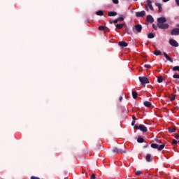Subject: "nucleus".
<instances>
[{"mask_svg":"<svg viewBox=\"0 0 179 179\" xmlns=\"http://www.w3.org/2000/svg\"><path fill=\"white\" fill-rule=\"evenodd\" d=\"M166 146L165 144H162L160 145L156 144V143H152L151 144V148L152 149H157V150H163L164 149V147Z\"/></svg>","mask_w":179,"mask_h":179,"instance_id":"1","label":"nucleus"},{"mask_svg":"<svg viewBox=\"0 0 179 179\" xmlns=\"http://www.w3.org/2000/svg\"><path fill=\"white\" fill-rule=\"evenodd\" d=\"M139 81L141 82V85L144 86V87L148 85V83H150L149 79L146 77H138Z\"/></svg>","mask_w":179,"mask_h":179,"instance_id":"2","label":"nucleus"},{"mask_svg":"<svg viewBox=\"0 0 179 179\" xmlns=\"http://www.w3.org/2000/svg\"><path fill=\"white\" fill-rule=\"evenodd\" d=\"M112 152L113 153H115V155H117V153H127V150H124L122 148H117L116 147L113 149Z\"/></svg>","mask_w":179,"mask_h":179,"instance_id":"3","label":"nucleus"},{"mask_svg":"<svg viewBox=\"0 0 179 179\" xmlns=\"http://www.w3.org/2000/svg\"><path fill=\"white\" fill-rule=\"evenodd\" d=\"M135 129H139L140 131H142V132H148V128L145 127L143 124H140L139 126H135Z\"/></svg>","mask_w":179,"mask_h":179,"instance_id":"4","label":"nucleus"},{"mask_svg":"<svg viewBox=\"0 0 179 179\" xmlns=\"http://www.w3.org/2000/svg\"><path fill=\"white\" fill-rule=\"evenodd\" d=\"M146 15V11L145 10H142L140 12H136V17H143Z\"/></svg>","mask_w":179,"mask_h":179,"instance_id":"5","label":"nucleus"},{"mask_svg":"<svg viewBox=\"0 0 179 179\" xmlns=\"http://www.w3.org/2000/svg\"><path fill=\"white\" fill-rule=\"evenodd\" d=\"M133 30H136L137 33H141L142 31V25L138 24L134 26Z\"/></svg>","mask_w":179,"mask_h":179,"instance_id":"6","label":"nucleus"},{"mask_svg":"<svg viewBox=\"0 0 179 179\" xmlns=\"http://www.w3.org/2000/svg\"><path fill=\"white\" fill-rule=\"evenodd\" d=\"M169 44L172 47H178V43L177 42V41H176L174 39H170Z\"/></svg>","mask_w":179,"mask_h":179,"instance_id":"7","label":"nucleus"},{"mask_svg":"<svg viewBox=\"0 0 179 179\" xmlns=\"http://www.w3.org/2000/svg\"><path fill=\"white\" fill-rule=\"evenodd\" d=\"M171 36H179V28H174L171 31Z\"/></svg>","mask_w":179,"mask_h":179,"instance_id":"8","label":"nucleus"},{"mask_svg":"<svg viewBox=\"0 0 179 179\" xmlns=\"http://www.w3.org/2000/svg\"><path fill=\"white\" fill-rule=\"evenodd\" d=\"M157 27H159V29H169V24H157Z\"/></svg>","mask_w":179,"mask_h":179,"instance_id":"9","label":"nucleus"},{"mask_svg":"<svg viewBox=\"0 0 179 179\" xmlns=\"http://www.w3.org/2000/svg\"><path fill=\"white\" fill-rule=\"evenodd\" d=\"M158 24L166 23V17H161L157 19Z\"/></svg>","mask_w":179,"mask_h":179,"instance_id":"10","label":"nucleus"},{"mask_svg":"<svg viewBox=\"0 0 179 179\" xmlns=\"http://www.w3.org/2000/svg\"><path fill=\"white\" fill-rule=\"evenodd\" d=\"M155 6H157L158 12H159V13L163 12V8L162 7V3L155 2Z\"/></svg>","mask_w":179,"mask_h":179,"instance_id":"11","label":"nucleus"},{"mask_svg":"<svg viewBox=\"0 0 179 179\" xmlns=\"http://www.w3.org/2000/svg\"><path fill=\"white\" fill-rule=\"evenodd\" d=\"M147 3L150 10H152V12H155V8H153V6L152 5V1L150 0H147Z\"/></svg>","mask_w":179,"mask_h":179,"instance_id":"12","label":"nucleus"},{"mask_svg":"<svg viewBox=\"0 0 179 179\" xmlns=\"http://www.w3.org/2000/svg\"><path fill=\"white\" fill-rule=\"evenodd\" d=\"M147 22L148 23H153L155 22V19H153V17L150 15H147Z\"/></svg>","mask_w":179,"mask_h":179,"instance_id":"13","label":"nucleus"},{"mask_svg":"<svg viewBox=\"0 0 179 179\" xmlns=\"http://www.w3.org/2000/svg\"><path fill=\"white\" fill-rule=\"evenodd\" d=\"M118 45H119L120 47H128V43H127L124 42V41H119V42H118Z\"/></svg>","mask_w":179,"mask_h":179,"instance_id":"14","label":"nucleus"},{"mask_svg":"<svg viewBox=\"0 0 179 179\" xmlns=\"http://www.w3.org/2000/svg\"><path fill=\"white\" fill-rule=\"evenodd\" d=\"M164 57H165L166 59H167V61H170V62H173V59H171V57H170L169 56V55H167V53H166V52H164Z\"/></svg>","mask_w":179,"mask_h":179,"instance_id":"15","label":"nucleus"},{"mask_svg":"<svg viewBox=\"0 0 179 179\" xmlns=\"http://www.w3.org/2000/svg\"><path fill=\"white\" fill-rule=\"evenodd\" d=\"M117 13L115 11H109L108 13V16H110V17H111V16H117Z\"/></svg>","mask_w":179,"mask_h":179,"instance_id":"16","label":"nucleus"},{"mask_svg":"<svg viewBox=\"0 0 179 179\" xmlns=\"http://www.w3.org/2000/svg\"><path fill=\"white\" fill-rule=\"evenodd\" d=\"M125 31H127V34H132L131 32H129V28H128V26L127 24L124 23V26Z\"/></svg>","mask_w":179,"mask_h":179,"instance_id":"17","label":"nucleus"},{"mask_svg":"<svg viewBox=\"0 0 179 179\" xmlns=\"http://www.w3.org/2000/svg\"><path fill=\"white\" fill-rule=\"evenodd\" d=\"M124 23L122 24H117L115 25V27H117V29H119V30H121V29H122L124 27Z\"/></svg>","mask_w":179,"mask_h":179,"instance_id":"18","label":"nucleus"},{"mask_svg":"<svg viewBox=\"0 0 179 179\" xmlns=\"http://www.w3.org/2000/svg\"><path fill=\"white\" fill-rule=\"evenodd\" d=\"M150 159H152V155L150 154H148L145 157V159L148 163H150Z\"/></svg>","mask_w":179,"mask_h":179,"instance_id":"19","label":"nucleus"},{"mask_svg":"<svg viewBox=\"0 0 179 179\" xmlns=\"http://www.w3.org/2000/svg\"><path fill=\"white\" fill-rule=\"evenodd\" d=\"M144 106H145V107L150 108V107H152V103H150V102L146 101L144 102Z\"/></svg>","mask_w":179,"mask_h":179,"instance_id":"20","label":"nucleus"},{"mask_svg":"<svg viewBox=\"0 0 179 179\" xmlns=\"http://www.w3.org/2000/svg\"><path fill=\"white\" fill-rule=\"evenodd\" d=\"M131 94H132L133 99H137V97H138V92H136L135 91H132Z\"/></svg>","mask_w":179,"mask_h":179,"instance_id":"21","label":"nucleus"},{"mask_svg":"<svg viewBox=\"0 0 179 179\" xmlns=\"http://www.w3.org/2000/svg\"><path fill=\"white\" fill-rule=\"evenodd\" d=\"M168 129H169V132H170L171 134L176 132V127H169Z\"/></svg>","mask_w":179,"mask_h":179,"instance_id":"22","label":"nucleus"},{"mask_svg":"<svg viewBox=\"0 0 179 179\" xmlns=\"http://www.w3.org/2000/svg\"><path fill=\"white\" fill-rule=\"evenodd\" d=\"M96 15H97V16H103V15H104V13L103 12V10H98L96 12Z\"/></svg>","mask_w":179,"mask_h":179,"instance_id":"23","label":"nucleus"},{"mask_svg":"<svg viewBox=\"0 0 179 179\" xmlns=\"http://www.w3.org/2000/svg\"><path fill=\"white\" fill-rule=\"evenodd\" d=\"M137 142H138V143H143V142H145V139H143V138L138 137L137 139Z\"/></svg>","mask_w":179,"mask_h":179,"instance_id":"24","label":"nucleus"},{"mask_svg":"<svg viewBox=\"0 0 179 179\" xmlns=\"http://www.w3.org/2000/svg\"><path fill=\"white\" fill-rule=\"evenodd\" d=\"M177 97V95L176 94H172L169 96V99L171 101H173V100Z\"/></svg>","mask_w":179,"mask_h":179,"instance_id":"25","label":"nucleus"},{"mask_svg":"<svg viewBox=\"0 0 179 179\" xmlns=\"http://www.w3.org/2000/svg\"><path fill=\"white\" fill-rule=\"evenodd\" d=\"M153 54H155V55H162V51L157 50L153 52Z\"/></svg>","mask_w":179,"mask_h":179,"instance_id":"26","label":"nucleus"},{"mask_svg":"<svg viewBox=\"0 0 179 179\" xmlns=\"http://www.w3.org/2000/svg\"><path fill=\"white\" fill-rule=\"evenodd\" d=\"M173 72H179V66H176L172 69Z\"/></svg>","mask_w":179,"mask_h":179,"instance_id":"27","label":"nucleus"},{"mask_svg":"<svg viewBox=\"0 0 179 179\" xmlns=\"http://www.w3.org/2000/svg\"><path fill=\"white\" fill-rule=\"evenodd\" d=\"M106 29H107V27H104V26H99V30H100L101 31H103L106 30Z\"/></svg>","mask_w":179,"mask_h":179,"instance_id":"28","label":"nucleus"},{"mask_svg":"<svg viewBox=\"0 0 179 179\" xmlns=\"http://www.w3.org/2000/svg\"><path fill=\"white\" fill-rule=\"evenodd\" d=\"M148 38H155V34H153V33L148 34Z\"/></svg>","mask_w":179,"mask_h":179,"instance_id":"29","label":"nucleus"},{"mask_svg":"<svg viewBox=\"0 0 179 179\" xmlns=\"http://www.w3.org/2000/svg\"><path fill=\"white\" fill-rule=\"evenodd\" d=\"M157 82H158V83H162V82H163V77L159 76L157 78Z\"/></svg>","mask_w":179,"mask_h":179,"instance_id":"30","label":"nucleus"},{"mask_svg":"<svg viewBox=\"0 0 179 179\" xmlns=\"http://www.w3.org/2000/svg\"><path fill=\"white\" fill-rule=\"evenodd\" d=\"M173 79H179V74H174L173 76Z\"/></svg>","mask_w":179,"mask_h":179,"instance_id":"31","label":"nucleus"},{"mask_svg":"<svg viewBox=\"0 0 179 179\" xmlns=\"http://www.w3.org/2000/svg\"><path fill=\"white\" fill-rule=\"evenodd\" d=\"M136 176H141L142 174V171H137L135 172Z\"/></svg>","mask_w":179,"mask_h":179,"instance_id":"32","label":"nucleus"},{"mask_svg":"<svg viewBox=\"0 0 179 179\" xmlns=\"http://www.w3.org/2000/svg\"><path fill=\"white\" fill-rule=\"evenodd\" d=\"M171 143H172L173 145H177V143H178V141H177L175 140V139H173Z\"/></svg>","mask_w":179,"mask_h":179,"instance_id":"33","label":"nucleus"},{"mask_svg":"<svg viewBox=\"0 0 179 179\" xmlns=\"http://www.w3.org/2000/svg\"><path fill=\"white\" fill-rule=\"evenodd\" d=\"M113 3H115V5H118V3H120V1L118 0H112Z\"/></svg>","mask_w":179,"mask_h":179,"instance_id":"34","label":"nucleus"},{"mask_svg":"<svg viewBox=\"0 0 179 179\" xmlns=\"http://www.w3.org/2000/svg\"><path fill=\"white\" fill-rule=\"evenodd\" d=\"M144 67L146 68L147 69H149L151 68V66H150V64H145Z\"/></svg>","mask_w":179,"mask_h":179,"instance_id":"35","label":"nucleus"},{"mask_svg":"<svg viewBox=\"0 0 179 179\" xmlns=\"http://www.w3.org/2000/svg\"><path fill=\"white\" fill-rule=\"evenodd\" d=\"M117 20H118L119 22H123L124 17H120L117 18Z\"/></svg>","mask_w":179,"mask_h":179,"instance_id":"36","label":"nucleus"},{"mask_svg":"<svg viewBox=\"0 0 179 179\" xmlns=\"http://www.w3.org/2000/svg\"><path fill=\"white\" fill-rule=\"evenodd\" d=\"M90 179H96V175L92 174V175L90 176Z\"/></svg>","mask_w":179,"mask_h":179,"instance_id":"37","label":"nucleus"},{"mask_svg":"<svg viewBox=\"0 0 179 179\" xmlns=\"http://www.w3.org/2000/svg\"><path fill=\"white\" fill-rule=\"evenodd\" d=\"M155 142H156L157 143H162V141H160V140H159V139H157V138L155 139Z\"/></svg>","mask_w":179,"mask_h":179,"instance_id":"38","label":"nucleus"},{"mask_svg":"<svg viewBox=\"0 0 179 179\" xmlns=\"http://www.w3.org/2000/svg\"><path fill=\"white\" fill-rule=\"evenodd\" d=\"M152 27L155 30H157V27H156V25H155V24H152Z\"/></svg>","mask_w":179,"mask_h":179,"instance_id":"39","label":"nucleus"},{"mask_svg":"<svg viewBox=\"0 0 179 179\" xmlns=\"http://www.w3.org/2000/svg\"><path fill=\"white\" fill-rule=\"evenodd\" d=\"M31 179H40L38 177L31 176Z\"/></svg>","mask_w":179,"mask_h":179,"instance_id":"40","label":"nucleus"},{"mask_svg":"<svg viewBox=\"0 0 179 179\" xmlns=\"http://www.w3.org/2000/svg\"><path fill=\"white\" fill-rule=\"evenodd\" d=\"M118 18L113 20V23H118Z\"/></svg>","mask_w":179,"mask_h":179,"instance_id":"41","label":"nucleus"},{"mask_svg":"<svg viewBox=\"0 0 179 179\" xmlns=\"http://www.w3.org/2000/svg\"><path fill=\"white\" fill-rule=\"evenodd\" d=\"M132 120L133 121H136V117H135V115L132 116Z\"/></svg>","mask_w":179,"mask_h":179,"instance_id":"42","label":"nucleus"},{"mask_svg":"<svg viewBox=\"0 0 179 179\" xmlns=\"http://www.w3.org/2000/svg\"><path fill=\"white\" fill-rule=\"evenodd\" d=\"M109 23L110 24H113V23H114V20H109Z\"/></svg>","mask_w":179,"mask_h":179,"instance_id":"43","label":"nucleus"},{"mask_svg":"<svg viewBox=\"0 0 179 179\" xmlns=\"http://www.w3.org/2000/svg\"><path fill=\"white\" fill-rule=\"evenodd\" d=\"M135 122H136V121H134V120H133V121L131 122V126H132V127H134V126L135 125Z\"/></svg>","mask_w":179,"mask_h":179,"instance_id":"44","label":"nucleus"},{"mask_svg":"<svg viewBox=\"0 0 179 179\" xmlns=\"http://www.w3.org/2000/svg\"><path fill=\"white\" fill-rule=\"evenodd\" d=\"M178 6H179V0H175Z\"/></svg>","mask_w":179,"mask_h":179,"instance_id":"45","label":"nucleus"},{"mask_svg":"<svg viewBox=\"0 0 179 179\" xmlns=\"http://www.w3.org/2000/svg\"><path fill=\"white\" fill-rule=\"evenodd\" d=\"M106 31H107L108 33H110V29H108V28H106Z\"/></svg>","mask_w":179,"mask_h":179,"instance_id":"46","label":"nucleus"},{"mask_svg":"<svg viewBox=\"0 0 179 179\" xmlns=\"http://www.w3.org/2000/svg\"><path fill=\"white\" fill-rule=\"evenodd\" d=\"M148 147H149V145L146 144L145 145L143 146V148L146 149V148H148Z\"/></svg>","mask_w":179,"mask_h":179,"instance_id":"47","label":"nucleus"},{"mask_svg":"<svg viewBox=\"0 0 179 179\" xmlns=\"http://www.w3.org/2000/svg\"><path fill=\"white\" fill-rule=\"evenodd\" d=\"M175 138H176V139H178V138H179V134H176V136H175Z\"/></svg>","mask_w":179,"mask_h":179,"instance_id":"48","label":"nucleus"},{"mask_svg":"<svg viewBox=\"0 0 179 179\" xmlns=\"http://www.w3.org/2000/svg\"><path fill=\"white\" fill-rule=\"evenodd\" d=\"M119 100L120 101H122V96H120Z\"/></svg>","mask_w":179,"mask_h":179,"instance_id":"49","label":"nucleus"},{"mask_svg":"<svg viewBox=\"0 0 179 179\" xmlns=\"http://www.w3.org/2000/svg\"><path fill=\"white\" fill-rule=\"evenodd\" d=\"M170 0H163V2H169Z\"/></svg>","mask_w":179,"mask_h":179,"instance_id":"50","label":"nucleus"},{"mask_svg":"<svg viewBox=\"0 0 179 179\" xmlns=\"http://www.w3.org/2000/svg\"><path fill=\"white\" fill-rule=\"evenodd\" d=\"M134 1H138V0H134Z\"/></svg>","mask_w":179,"mask_h":179,"instance_id":"51","label":"nucleus"}]
</instances>
